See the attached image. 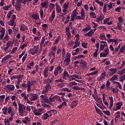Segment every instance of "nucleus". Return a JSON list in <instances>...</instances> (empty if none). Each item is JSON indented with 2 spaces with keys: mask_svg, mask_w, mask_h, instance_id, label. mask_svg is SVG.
<instances>
[{
  "mask_svg": "<svg viewBox=\"0 0 125 125\" xmlns=\"http://www.w3.org/2000/svg\"><path fill=\"white\" fill-rule=\"evenodd\" d=\"M50 88H51V86H50V84L48 83H47L46 86H45V89H46V90L48 91V90H49Z\"/></svg>",
  "mask_w": 125,
  "mask_h": 125,
  "instance_id": "nucleus-42",
  "label": "nucleus"
},
{
  "mask_svg": "<svg viewBox=\"0 0 125 125\" xmlns=\"http://www.w3.org/2000/svg\"><path fill=\"white\" fill-rule=\"evenodd\" d=\"M122 106H123V103L122 102L116 104V108L117 109V110H120Z\"/></svg>",
  "mask_w": 125,
  "mask_h": 125,
  "instance_id": "nucleus-29",
  "label": "nucleus"
},
{
  "mask_svg": "<svg viewBox=\"0 0 125 125\" xmlns=\"http://www.w3.org/2000/svg\"><path fill=\"white\" fill-rule=\"evenodd\" d=\"M63 72V68L61 67L60 65H58L57 66L56 69H55L54 71V75L56 77L59 74H61Z\"/></svg>",
  "mask_w": 125,
  "mask_h": 125,
  "instance_id": "nucleus-3",
  "label": "nucleus"
},
{
  "mask_svg": "<svg viewBox=\"0 0 125 125\" xmlns=\"http://www.w3.org/2000/svg\"><path fill=\"white\" fill-rule=\"evenodd\" d=\"M39 45H38L37 46H34L35 50L33 52H31V54H32V55H35V54L38 53V51H39Z\"/></svg>",
  "mask_w": 125,
  "mask_h": 125,
  "instance_id": "nucleus-16",
  "label": "nucleus"
},
{
  "mask_svg": "<svg viewBox=\"0 0 125 125\" xmlns=\"http://www.w3.org/2000/svg\"><path fill=\"white\" fill-rule=\"evenodd\" d=\"M51 56H54L53 59H55V52L53 51H51L50 52Z\"/></svg>",
  "mask_w": 125,
  "mask_h": 125,
  "instance_id": "nucleus-59",
  "label": "nucleus"
},
{
  "mask_svg": "<svg viewBox=\"0 0 125 125\" xmlns=\"http://www.w3.org/2000/svg\"><path fill=\"white\" fill-rule=\"evenodd\" d=\"M41 5L42 6V8H44L45 6H48V1L42 2Z\"/></svg>",
  "mask_w": 125,
  "mask_h": 125,
  "instance_id": "nucleus-25",
  "label": "nucleus"
},
{
  "mask_svg": "<svg viewBox=\"0 0 125 125\" xmlns=\"http://www.w3.org/2000/svg\"><path fill=\"white\" fill-rule=\"evenodd\" d=\"M109 71H110V72H112V74H110L111 76H113V75H114V74H116V72H117V68H110Z\"/></svg>",
  "mask_w": 125,
  "mask_h": 125,
  "instance_id": "nucleus-32",
  "label": "nucleus"
},
{
  "mask_svg": "<svg viewBox=\"0 0 125 125\" xmlns=\"http://www.w3.org/2000/svg\"><path fill=\"white\" fill-rule=\"evenodd\" d=\"M100 40H101V41H106V36L104 34H101L99 37Z\"/></svg>",
  "mask_w": 125,
  "mask_h": 125,
  "instance_id": "nucleus-26",
  "label": "nucleus"
},
{
  "mask_svg": "<svg viewBox=\"0 0 125 125\" xmlns=\"http://www.w3.org/2000/svg\"><path fill=\"white\" fill-rule=\"evenodd\" d=\"M95 108L96 113H97V114H99V115H101V114H103L102 112H101V110L99 109V108H98L97 106H95Z\"/></svg>",
  "mask_w": 125,
  "mask_h": 125,
  "instance_id": "nucleus-35",
  "label": "nucleus"
},
{
  "mask_svg": "<svg viewBox=\"0 0 125 125\" xmlns=\"http://www.w3.org/2000/svg\"><path fill=\"white\" fill-rule=\"evenodd\" d=\"M109 54V52L107 53H101L100 54V57L102 58V57H106L107 55Z\"/></svg>",
  "mask_w": 125,
  "mask_h": 125,
  "instance_id": "nucleus-33",
  "label": "nucleus"
},
{
  "mask_svg": "<svg viewBox=\"0 0 125 125\" xmlns=\"http://www.w3.org/2000/svg\"><path fill=\"white\" fill-rule=\"evenodd\" d=\"M0 33H1V35L0 36V40H2V39H3V37H4V35L5 34V28H4V27H1Z\"/></svg>",
  "mask_w": 125,
  "mask_h": 125,
  "instance_id": "nucleus-8",
  "label": "nucleus"
},
{
  "mask_svg": "<svg viewBox=\"0 0 125 125\" xmlns=\"http://www.w3.org/2000/svg\"><path fill=\"white\" fill-rule=\"evenodd\" d=\"M21 88L23 89V88H27V92H30L31 91V88L29 87H28V81L26 83H22L21 84Z\"/></svg>",
  "mask_w": 125,
  "mask_h": 125,
  "instance_id": "nucleus-7",
  "label": "nucleus"
},
{
  "mask_svg": "<svg viewBox=\"0 0 125 125\" xmlns=\"http://www.w3.org/2000/svg\"><path fill=\"white\" fill-rule=\"evenodd\" d=\"M49 101L50 102H54L55 101V99H56V96H54L52 97V95L49 98Z\"/></svg>",
  "mask_w": 125,
  "mask_h": 125,
  "instance_id": "nucleus-31",
  "label": "nucleus"
},
{
  "mask_svg": "<svg viewBox=\"0 0 125 125\" xmlns=\"http://www.w3.org/2000/svg\"><path fill=\"white\" fill-rule=\"evenodd\" d=\"M114 29H117V30L122 31V30H123V27L122 26V23H121V22H118L117 23V27L115 28H114Z\"/></svg>",
  "mask_w": 125,
  "mask_h": 125,
  "instance_id": "nucleus-19",
  "label": "nucleus"
},
{
  "mask_svg": "<svg viewBox=\"0 0 125 125\" xmlns=\"http://www.w3.org/2000/svg\"><path fill=\"white\" fill-rule=\"evenodd\" d=\"M66 36H67L68 41H69V40H70V39H71V38H72V37H71L72 35H71L70 32L66 33Z\"/></svg>",
  "mask_w": 125,
  "mask_h": 125,
  "instance_id": "nucleus-51",
  "label": "nucleus"
},
{
  "mask_svg": "<svg viewBox=\"0 0 125 125\" xmlns=\"http://www.w3.org/2000/svg\"><path fill=\"white\" fill-rule=\"evenodd\" d=\"M8 24L9 25V26H13L12 29L14 30H14H15V27H16V24L15 23V21H14L13 20H11L9 22V24Z\"/></svg>",
  "mask_w": 125,
  "mask_h": 125,
  "instance_id": "nucleus-10",
  "label": "nucleus"
},
{
  "mask_svg": "<svg viewBox=\"0 0 125 125\" xmlns=\"http://www.w3.org/2000/svg\"><path fill=\"white\" fill-rule=\"evenodd\" d=\"M5 125H10V121L9 119L5 118L4 119Z\"/></svg>",
  "mask_w": 125,
  "mask_h": 125,
  "instance_id": "nucleus-41",
  "label": "nucleus"
},
{
  "mask_svg": "<svg viewBox=\"0 0 125 125\" xmlns=\"http://www.w3.org/2000/svg\"><path fill=\"white\" fill-rule=\"evenodd\" d=\"M21 95L24 97V99H25V100H27V99H28V97H27L25 93L23 92L21 94Z\"/></svg>",
  "mask_w": 125,
  "mask_h": 125,
  "instance_id": "nucleus-56",
  "label": "nucleus"
},
{
  "mask_svg": "<svg viewBox=\"0 0 125 125\" xmlns=\"http://www.w3.org/2000/svg\"><path fill=\"white\" fill-rule=\"evenodd\" d=\"M5 89H6V92H11V91H13L15 89V86L13 84H7L4 86Z\"/></svg>",
  "mask_w": 125,
  "mask_h": 125,
  "instance_id": "nucleus-2",
  "label": "nucleus"
},
{
  "mask_svg": "<svg viewBox=\"0 0 125 125\" xmlns=\"http://www.w3.org/2000/svg\"><path fill=\"white\" fill-rule=\"evenodd\" d=\"M36 83V80H34L31 82L30 81H27L28 87H30V88H31V86H32V85H34V84H35V83Z\"/></svg>",
  "mask_w": 125,
  "mask_h": 125,
  "instance_id": "nucleus-13",
  "label": "nucleus"
},
{
  "mask_svg": "<svg viewBox=\"0 0 125 125\" xmlns=\"http://www.w3.org/2000/svg\"><path fill=\"white\" fill-rule=\"evenodd\" d=\"M84 56L83 55H79L78 56L74 57V60H77V59H80V58H83Z\"/></svg>",
  "mask_w": 125,
  "mask_h": 125,
  "instance_id": "nucleus-38",
  "label": "nucleus"
},
{
  "mask_svg": "<svg viewBox=\"0 0 125 125\" xmlns=\"http://www.w3.org/2000/svg\"><path fill=\"white\" fill-rule=\"evenodd\" d=\"M70 62H71V56L69 54V55H67L66 59L64 60L63 63H65L64 66H68Z\"/></svg>",
  "mask_w": 125,
  "mask_h": 125,
  "instance_id": "nucleus-4",
  "label": "nucleus"
},
{
  "mask_svg": "<svg viewBox=\"0 0 125 125\" xmlns=\"http://www.w3.org/2000/svg\"><path fill=\"white\" fill-rule=\"evenodd\" d=\"M48 118H49V115H48V114L47 113H45L43 114V116L42 117V118L43 119V120H47V119H48Z\"/></svg>",
  "mask_w": 125,
  "mask_h": 125,
  "instance_id": "nucleus-37",
  "label": "nucleus"
},
{
  "mask_svg": "<svg viewBox=\"0 0 125 125\" xmlns=\"http://www.w3.org/2000/svg\"><path fill=\"white\" fill-rule=\"evenodd\" d=\"M125 50V46H124L120 49V53H124Z\"/></svg>",
  "mask_w": 125,
  "mask_h": 125,
  "instance_id": "nucleus-49",
  "label": "nucleus"
},
{
  "mask_svg": "<svg viewBox=\"0 0 125 125\" xmlns=\"http://www.w3.org/2000/svg\"><path fill=\"white\" fill-rule=\"evenodd\" d=\"M110 85H111V82H110V81H109V80H108L106 82V87H107V88H109V86Z\"/></svg>",
  "mask_w": 125,
  "mask_h": 125,
  "instance_id": "nucleus-55",
  "label": "nucleus"
},
{
  "mask_svg": "<svg viewBox=\"0 0 125 125\" xmlns=\"http://www.w3.org/2000/svg\"><path fill=\"white\" fill-rule=\"evenodd\" d=\"M15 8L18 11H20V10H21V3L16 2L15 5Z\"/></svg>",
  "mask_w": 125,
  "mask_h": 125,
  "instance_id": "nucleus-11",
  "label": "nucleus"
},
{
  "mask_svg": "<svg viewBox=\"0 0 125 125\" xmlns=\"http://www.w3.org/2000/svg\"><path fill=\"white\" fill-rule=\"evenodd\" d=\"M117 78L118 76H117V75H114L111 78H110L109 81L113 82V81H115V80H117Z\"/></svg>",
  "mask_w": 125,
  "mask_h": 125,
  "instance_id": "nucleus-46",
  "label": "nucleus"
},
{
  "mask_svg": "<svg viewBox=\"0 0 125 125\" xmlns=\"http://www.w3.org/2000/svg\"><path fill=\"white\" fill-rule=\"evenodd\" d=\"M29 95H31V101H35L39 98V96L37 94H30Z\"/></svg>",
  "mask_w": 125,
  "mask_h": 125,
  "instance_id": "nucleus-9",
  "label": "nucleus"
},
{
  "mask_svg": "<svg viewBox=\"0 0 125 125\" xmlns=\"http://www.w3.org/2000/svg\"><path fill=\"white\" fill-rule=\"evenodd\" d=\"M103 113H104L105 115H106V116H110V111L109 110H104Z\"/></svg>",
  "mask_w": 125,
  "mask_h": 125,
  "instance_id": "nucleus-57",
  "label": "nucleus"
},
{
  "mask_svg": "<svg viewBox=\"0 0 125 125\" xmlns=\"http://www.w3.org/2000/svg\"><path fill=\"white\" fill-rule=\"evenodd\" d=\"M78 14H79V13H78V12H77V10H73V13L71 16V21H75V19H76V17H77V16H78Z\"/></svg>",
  "mask_w": 125,
  "mask_h": 125,
  "instance_id": "nucleus-6",
  "label": "nucleus"
},
{
  "mask_svg": "<svg viewBox=\"0 0 125 125\" xmlns=\"http://www.w3.org/2000/svg\"><path fill=\"white\" fill-rule=\"evenodd\" d=\"M48 25H47V24H43L42 25V29L43 30V31H44V32H46V28H48Z\"/></svg>",
  "mask_w": 125,
  "mask_h": 125,
  "instance_id": "nucleus-30",
  "label": "nucleus"
},
{
  "mask_svg": "<svg viewBox=\"0 0 125 125\" xmlns=\"http://www.w3.org/2000/svg\"><path fill=\"white\" fill-rule=\"evenodd\" d=\"M90 29H91L90 26L89 25H88V26L84 28H83L82 29V31H83V32H85V31H89V30H90Z\"/></svg>",
  "mask_w": 125,
  "mask_h": 125,
  "instance_id": "nucleus-44",
  "label": "nucleus"
},
{
  "mask_svg": "<svg viewBox=\"0 0 125 125\" xmlns=\"http://www.w3.org/2000/svg\"><path fill=\"white\" fill-rule=\"evenodd\" d=\"M72 77H74L75 78V79H78V80H82V77L79 75L74 74L72 75Z\"/></svg>",
  "mask_w": 125,
  "mask_h": 125,
  "instance_id": "nucleus-43",
  "label": "nucleus"
},
{
  "mask_svg": "<svg viewBox=\"0 0 125 125\" xmlns=\"http://www.w3.org/2000/svg\"><path fill=\"white\" fill-rule=\"evenodd\" d=\"M45 42V36H44L42 38V40H41V42L40 43V44H42V43H44V42Z\"/></svg>",
  "mask_w": 125,
  "mask_h": 125,
  "instance_id": "nucleus-52",
  "label": "nucleus"
},
{
  "mask_svg": "<svg viewBox=\"0 0 125 125\" xmlns=\"http://www.w3.org/2000/svg\"><path fill=\"white\" fill-rule=\"evenodd\" d=\"M89 14H90V16H91L92 18H94V19H95L96 18V15L94 12H91Z\"/></svg>",
  "mask_w": 125,
  "mask_h": 125,
  "instance_id": "nucleus-39",
  "label": "nucleus"
},
{
  "mask_svg": "<svg viewBox=\"0 0 125 125\" xmlns=\"http://www.w3.org/2000/svg\"><path fill=\"white\" fill-rule=\"evenodd\" d=\"M32 18H33V19H34V20H38V19H40V17L39 16V15H38V13H36V14H33L32 16H31Z\"/></svg>",
  "mask_w": 125,
  "mask_h": 125,
  "instance_id": "nucleus-23",
  "label": "nucleus"
},
{
  "mask_svg": "<svg viewBox=\"0 0 125 125\" xmlns=\"http://www.w3.org/2000/svg\"><path fill=\"white\" fill-rule=\"evenodd\" d=\"M69 85H70V86H73V85H78V83L76 82H72L69 83Z\"/></svg>",
  "mask_w": 125,
  "mask_h": 125,
  "instance_id": "nucleus-54",
  "label": "nucleus"
},
{
  "mask_svg": "<svg viewBox=\"0 0 125 125\" xmlns=\"http://www.w3.org/2000/svg\"><path fill=\"white\" fill-rule=\"evenodd\" d=\"M44 78L48 77V68H45L43 72Z\"/></svg>",
  "mask_w": 125,
  "mask_h": 125,
  "instance_id": "nucleus-24",
  "label": "nucleus"
},
{
  "mask_svg": "<svg viewBox=\"0 0 125 125\" xmlns=\"http://www.w3.org/2000/svg\"><path fill=\"white\" fill-rule=\"evenodd\" d=\"M109 100H110L109 109H110V110H112V107H113V104H114V99L113 98V97H110Z\"/></svg>",
  "mask_w": 125,
  "mask_h": 125,
  "instance_id": "nucleus-15",
  "label": "nucleus"
},
{
  "mask_svg": "<svg viewBox=\"0 0 125 125\" xmlns=\"http://www.w3.org/2000/svg\"><path fill=\"white\" fill-rule=\"evenodd\" d=\"M2 114H3V115H7V107H4L2 109Z\"/></svg>",
  "mask_w": 125,
  "mask_h": 125,
  "instance_id": "nucleus-34",
  "label": "nucleus"
},
{
  "mask_svg": "<svg viewBox=\"0 0 125 125\" xmlns=\"http://www.w3.org/2000/svg\"><path fill=\"white\" fill-rule=\"evenodd\" d=\"M10 58H11V56H10V55H7V56H5L4 58H2L1 61V63H3L4 61L8 60V59H10Z\"/></svg>",
  "mask_w": 125,
  "mask_h": 125,
  "instance_id": "nucleus-18",
  "label": "nucleus"
},
{
  "mask_svg": "<svg viewBox=\"0 0 125 125\" xmlns=\"http://www.w3.org/2000/svg\"><path fill=\"white\" fill-rule=\"evenodd\" d=\"M78 105V102L76 101H73L71 104H70V107H71V108H76V107H77V106Z\"/></svg>",
  "mask_w": 125,
  "mask_h": 125,
  "instance_id": "nucleus-20",
  "label": "nucleus"
},
{
  "mask_svg": "<svg viewBox=\"0 0 125 125\" xmlns=\"http://www.w3.org/2000/svg\"><path fill=\"white\" fill-rule=\"evenodd\" d=\"M124 21L125 20L123 19V17H122V16H120L118 18V21L119 23H122V22H124Z\"/></svg>",
  "mask_w": 125,
  "mask_h": 125,
  "instance_id": "nucleus-50",
  "label": "nucleus"
},
{
  "mask_svg": "<svg viewBox=\"0 0 125 125\" xmlns=\"http://www.w3.org/2000/svg\"><path fill=\"white\" fill-rule=\"evenodd\" d=\"M105 18V16L103 14L100 15V16L96 19V22H100L103 21V19Z\"/></svg>",
  "mask_w": 125,
  "mask_h": 125,
  "instance_id": "nucleus-14",
  "label": "nucleus"
},
{
  "mask_svg": "<svg viewBox=\"0 0 125 125\" xmlns=\"http://www.w3.org/2000/svg\"><path fill=\"white\" fill-rule=\"evenodd\" d=\"M42 112H43L42 108H40L39 109H36L33 111L35 116H41V115L42 114Z\"/></svg>",
  "mask_w": 125,
  "mask_h": 125,
  "instance_id": "nucleus-5",
  "label": "nucleus"
},
{
  "mask_svg": "<svg viewBox=\"0 0 125 125\" xmlns=\"http://www.w3.org/2000/svg\"><path fill=\"white\" fill-rule=\"evenodd\" d=\"M18 105L20 115H23L24 112H25V110H26V106L20 103H18Z\"/></svg>",
  "mask_w": 125,
  "mask_h": 125,
  "instance_id": "nucleus-1",
  "label": "nucleus"
},
{
  "mask_svg": "<svg viewBox=\"0 0 125 125\" xmlns=\"http://www.w3.org/2000/svg\"><path fill=\"white\" fill-rule=\"evenodd\" d=\"M119 74L120 75H124V74H125V68L122 69Z\"/></svg>",
  "mask_w": 125,
  "mask_h": 125,
  "instance_id": "nucleus-64",
  "label": "nucleus"
},
{
  "mask_svg": "<svg viewBox=\"0 0 125 125\" xmlns=\"http://www.w3.org/2000/svg\"><path fill=\"white\" fill-rule=\"evenodd\" d=\"M51 51H57V47H56V45L52 46L51 47Z\"/></svg>",
  "mask_w": 125,
  "mask_h": 125,
  "instance_id": "nucleus-62",
  "label": "nucleus"
},
{
  "mask_svg": "<svg viewBox=\"0 0 125 125\" xmlns=\"http://www.w3.org/2000/svg\"><path fill=\"white\" fill-rule=\"evenodd\" d=\"M87 43H85L84 42H82V46L83 47V48H87Z\"/></svg>",
  "mask_w": 125,
  "mask_h": 125,
  "instance_id": "nucleus-45",
  "label": "nucleus"
},
{
  "mask_svg": "<svg viewBox=\"0 0 125 125\" xmlns=\"http://www.w3.org/2000/svg\"><path fill=\"white\" fill-rule=\"evenodd\" d=\"M21 31H23V32H25V31H27L28 30V27L26 25H21Z\"/></svg>",
  "mask_w": 125,
  "mask_h": 125,
  "instance_id": "nucleus-28",
  "label": "nucleus"
},
{
  "mask_svg": "<svg viewBox=\"0 0 125 125\" xmlns=\"http://www.w3.org/2000/svg\"><path fill=\"white\" fill-rule=\"evenodd\" d=\"M81 17L83 18V20H84L85 19V12H84V10L82 9L81 12Z\"/></svg>",
  "mask_w": 125,
  "mask_h": 125,
  "instance_id": "nucleus-22",
  "label": "nucleus"
},
{
  "mask_svg": "<svg viewBox=\"0 0 125 125\" xmlns=\"http://www.w3.org/2000/svg\"><path fill=\"white\" fill-rule=\"evenodd\" d=\"M61 40V37L58 36L54 41L53 42V45L55 44H58V42H60V40Z\"/></svg>",
  "mask_w": 125,
  "mask_h": 125,
  "instance_id": "nucleus-21",
  "label": "nucleus"
},
{
  "mask_svg": "<svg viewBox=\"0 0 125 125\" xmlns=\"http://www.w3.org/2000/svg\"><path fill=\"white\" fill-rule=\"evenodd\" d=\"M62 91H67V92H71V89L67 87H64L62 89Z\"/></svg>",
  "mask_w": 125,
  "mask_h": 125,
  "instance_id": "nucleus-48",
  "label": "nucleus"
},
{
  "mask_svg": "<svg viewBox=\"0 0 125 125\" xmlns=\"http://www.w3.org/2000/svg\"><path fill=\"white\" fill-rule=\"evenodd\" d=\"M7 111L8 112V113L10 115L13 112H12V107L11 106L9 107L8 108H7Z\"/></svg>",
  "mask_w": 125,
  "mask_h": 125,
  "instance_id": "nucleus-47",
  "label": "nucleus"
},
{
  "mask_svg": "<svg viewBox=\"0 0 125 125\" xmlns=\"http://www.w3.org/2000/svg\"><path fill=\"white\" fill-rule=\"evenodd\" d=\"M56 6V10L58 13H60L61 12V8L60 7V6L59 5H57Z\"/></svg>",
  "mask_w": 125,
  "mask_h": 125,
  "instance_id": "nucleus-36",
  "label": "nucleus"
},
{
  "mask_svg": "<svg viewBox=\"0 0 125 125\" xmlns=\"http://www.w3.org/2000/svg\"><path fill=\"white\" fill-rule=\"evenodd\" d=\"M10 8V5H8L3 7L4 10H8V9Z\"/></svg>",
  "mask_w": 125,
  "mask_h": 125,
  "instance_id": "nucleus-61",
  "label": "nucleus"
},
{
  "mask_svg": "<svg viewBox=\"0 0 125 125\" xmlns=\"http://www.w3.org/2000/svg\"><path fill=\"white\" fill-rule=\"evenodd\" d=\"M66 77H70L69 74L68 73V72L66 70H64L63 71V75L62 76V78L63 80H67V78H66Z\"/></svg>",
  "mask_w": 125,
  "mask_h": 125,
  "instance_id": "nucleus-12",
  "label": "nucleus"
},
{
  "mask_svg": "<svg viewBox=\"0 0 125 125\" xmlns=\"http://www.w3.org/2000/svg\"><path fill=\"white\" fill-rule=\"evenodd\" d=\"M31 108L33 109V107L31 106H28L26 107H25V110L26 111H28V112H30L31 111Z\"/></svg>",
  "mask_w": 125,
  "mask_h": 125,
  "instance_id": "nucleus-53",
  "label": "nucleus"
},
{
  "mask_svg": "<svg viewBox=\"0 0 125 125\" xmlns=\"http://www.w3.org/2000/svg\"><path fill=\"white\" fill-rule=\"evenodd\" d=\"M93 34H94V32H93V30H91L90 31L86 33L84 36L85 37H91L92 36H93Z\"/></svg>",
  "mask_w": 125,
  "mask_h": 125,
  "instance_id": "nucleus-17",
  "label": "nucleus"
},
{
  "mask_svg": "<svg viewBox=\"0 0 125 125\" xmlns=\"http://www.w3.org/2000/svg\"><path fill=\"white\" fill-rule=\"evenodd\" d=\"M121 9H122V7H118L115 9V11L116 12H121Z\"/></svg>",
  "mask_w": 125,
  "mask_h": 125,
  "instance_id": "nucleus-58",
  "label": "nucleus"
},
{
  "mask_svg": "<svg viewBox=\"0 0 125 125\" xmlns=\"http://www.w3.org/2000/svg\"><path fill=\"white\" fill-rule=\"evenodd\" d=\"M101 76L104 79H105V77H106V71H104L103 73H102Z\"/></svg>",
  "mask_w": 125,
  "mask_h": 125,
  "instance_id": "nucleus-63",
  "label": "nucleus"
},
{
  "mask_svg": "<svg viewBox=\"0 0 125 125\" xmlns=\"http://www.w3.org/2000/svg\"><path fill=\"white\" fill-rule=\"evenodd\" d=\"M40 16H41V18L42 19L43 18V9H42V7H41L40 8Z\"/></svg>",
  "mask_w": 125,
  "mask_h": 125,
  "instance_id": "nucleus-40",
  "label": "nucleus"
},
{
  "mask_svg": "<svg viewBox=\"0 0 125 125\" xmlns=\"http://www.w3.org/2000/svg\"><path fill=\"white\" fill-rule=\"evenodd\" d=\"M98 55V50H95V52L93 54V56L94 57H96V58Z\"/></svg>",
  "mask_w": 125,
  "mask_h": 125,
  "instance_id": "nucleus-60",
  "label": "nucleus"
},
{
  "mask_svg": "<svg viewBox=\"0 0 125 125\" xmlns=\"http://www.w3.org/2000/svg\"><path fill=\"white\" fill-rule=\"evenodd\" d=\"M73 89H75V90H83V91L85 90L84 88L83 87H79L78 86H75L72 87Z\"/></svg>",
  "mask_w": 125,
  "mask_h": 125,
  "instance_id": "nucleus-27",
  "label": "nucleus"
}]
</instances>
